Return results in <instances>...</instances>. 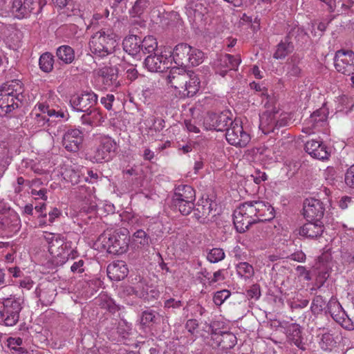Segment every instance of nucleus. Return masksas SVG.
I'll use <instances>...</instances> for the list:
<instances>
[{
    "label": "nucleus",
    "instance_id": "obj_1",
    "mask_svg": "<svg viewBox=\"0 0 354 354\" xmlns=\"http://www.w3.org/2000/svg\"><path fill=\"white\" fill-rule=\"evenodd\" d=\"M24 88L21 81L12 80L0 91V116H5L19 107L24 99Z\"/></svg>",
    "mask_w": 354,
    "mask_h": 354
},
{
    "label": "nucleus",
    "instance_id": "obj_2",
    "mask_svg": "<svg viewBox=\"0 0 354 354\" xmlns=\"http://www.w3.org/2000/svg\"><path fill=\"white\" fill-rule=\"evenodd\" d=\"M118 36L111 30L103 28L94 33L90 41L91 52L96 57L103 58L114 52Z\"/></svg>",
    "mask_w": 354,
    "mask_h": 354
},
{
    "label": "nucleus",
    "instance_id": "obj_3",
    "mask_svg": "<svg viewBox=\"0 0 354 354\" xmlns=\"http://www.w3.org/2000/svg\"><path fill=\"white\" fill-rule=\"evenodd\" d=\"M237 209L254 222L269 221L274 217V208L268 203L263 201H246L241 204Z\"/></svg>",
    "mask_w": 354,
    "mask_h": 354
},
{
    "label": "nucleus",
    "instance_id": "obj_4",
    "mask_svg": "<svg viewBox=\"0 0 354 354\" xmlns=\"http://www.w3.org/2000/svg\"><path fill=\"white\" fill-rule=\"evenodd\" d=\"M95 140L99 145L88 153V159L93 163H102L111 160L118 148L115 140L105 135H97Z\"/></svg>",
    "mask_w": 354,
    "mask_h": 354
},
{
    "label": "nucleus",
    "instance_id": "obj_5",
    "mask_svg": "<svg viewBox=\"0 0 354 354\" xmlns=\"http://www.w3.org/2000/svg\"><path fill=\"white\" fill-rule=\"evenodd\" d=\"M22 305V299L15 297L0 299V322L6 326L16 325L23 308Z\"/></svg>",
    "mask_w": 354,
    "mask_h": 354
},
{
    "label": "nucleus",
    "instance_id": "obj_6",
    "mask_svg": "<svg viewBox=\"0 0 354 354\" xmlns=\"http://www.w3.org/2000/svg\"><path fill=\"white\" fill-rule=\"evenodd\" d=\"M127 229L115 230L108 237L104 238V247L109 253L119 255L125 253L129 248V236Z\"/></svg>",
    "mask_w": 354,
    "mask_h": 354
},
{
    "label": "nucleus",
    "instance_id": "obj_7",
    "mask_svg": "<svg viewBox=\"0 0 354 354\" xmlns=\"http://www.w3.org/2000/svg\"><path fill=\"white\" fill-rule=\"evenodd\" d=\"M225 138L228 143L236 147H245L251 140L250 135L244 131L241 123L237 120L230 122L226 129Z\"/></svg>",
    "mask_w": 354,
    "mask_h": 354
},
{
    "label": "nucleus",
    "instance_id": "obj_8",
    "mask_svg": "<svg viewBox=\"0 0 354 354\" xmlns=\"http://www.w3.org/2000/svg\"><path fill=\"white\" fill-rule=\"evenodd\" d=\"M281 113L276 108L267 110L260 115V128L264 133L274 131L275 128L285 126L286 117L281 118Z\"/></svg>",
    "mask_w": 354,
    "mask_h": 354
},
{
    "label": "nucleus",
    "instance_id": "obj_9",
    "mask_svg": "<svg viewBox=\"0 0 354 354\" xmlns=\"http://www.w3.org/2000/svg\"><path fill=\"white\" fill-rule=\"evenodd\" d=\"M334 65L337 72L346 75H353L354 53L352 50H337L334 57Z\"/></svg>",
    "mask_w": 354,
    "mask_h": 354
},
{
    "label": "nucleus",
    "instance_id": "obj_10",
    "mask_svg": "<svg viewBox=\"0 0 354 354\" xmlns=\"http://www.w3.org/2000/svg\"><path fill=\"white\" fill-rule=\"evenodd\" d=\"M97 102V95L93 92H83L74 94L71 97L70 104L72 108L79 112L88 111Z\"/></svg>",
    "mask_w": 354,
    "mask_h": 354
},
{
    "label": "nucleus",
    "instance_id": "obj_11",
    "mask_svg": "<svg viewBox=\"0 0 354 354\" xmlns=\"http://www.w3.org/2000/svg\"><path fill=\"white\" fill-rule=\"evenodd\" d=\"M0 224L3 229L13 232L19 229L21 221L17 213L4 205L0 209Z\"/></svg>",
    "mask_w": 354,
    "mask_h": 354
},
{
    "label": "nucleus",
    "instance_id": "obj_12",
    "mask_svg": "<svg viewBox=\"0 0 354 354\" xmlns=\"http://www.w3.org/2000/svg\"><path fill=\"white\" fill-rule=\"evenodd\" d=\"M83 133L78 129H69L62 136V145L66 151L77 152L82 147Z\"/></svg>",
    "mask_w": 354,
    "mask_h": 354
},
{
    "label": "nucleus",
    "instance_id": "obj_13",
    "mask_svg": "<svg viewBox=\"0 0 354 354\" xmlns=\"http://www.w3.org/2000/svg\"><path fill=\"white\" fill-rule=\"evenodd\" d=\"M323 203L317 199L307 198L303 204V214L307 221L319 220L323 217Z\"/></svg>",
    "mask_w": 354,
    "mask_h": 354
},
{
    "label": "nucleus",
    "instance_id": "obj_14",
    "mask_svg": "<svg viewBox=\"0 0 354 354\" xmlns=\"http://www.w3.org/2000/svg\"><path fill=\"white\" fill-rule=\"evenodd\" d=\"M241 60L239 55L234 56L230 54H225L220 56L216 63V73L225 76L229 71H236Z\"/></svg>",
    "mask_w": 354,
    "mask_h": 354
},
{
    "label": "nucleus",
    "instance_id": "obj_15",
    "mask_svg": "<svg viewBox=\"0 0 354 354\" xmlns=\"http://www.w3.org/2000/svg\"><path fill=\"white\" fill-rule=\"evenodd\" d=\"M230 122H232V119L227 113H211L205 118L204 126L207 130L221 131L229 127L228 125H230Z\"/></svg>",
    "mask_w": 354,
    "mask_h": 354
},
{
    "label": "nucleus",
    "instance_id": "obj_16",
    "mask_svg": "<svg viewBox=\"0 0 354 354\" xmlns=\"http://www.w3.org/2000/svg\"><path fill=\"white\" fill-rule=\"evenodd\" d=\"M169 57L162 52L148 55L144 62L145 67L151 72H162L169 68Z\"/></svg>",
    "mask_w": 354,
    "mask_h": 354
},
{
    "label": "nucleus",
    "instance_id": "obj_17",
    "mask_svg": "<svg viewBox=\"0 0 354 354\" xmlns=\"http://www.w3.org/2000/svg\"><path fill=\"white\" fill-rule=\"evenodd\" d=\"M189 73L184 68L173 67L167 76L170 85L175 89H184Z\"/></svg>",
    "mask_w": 354,
    "mask_h": 354
},
{
    "label": "nucleus",
    "instance_id": "obj_18",
    "mask_svg": "<svg viewBox=\"0 0 354 354\" xmlns=\"http://www.w3.org/2000/svg\"><path fill=\"white\" fill-rule=\"evenodd\" d=\"M191 46L181 43L175 46L172 52L173 59L179 68H185L189 66V53Z\"/></svg>",
    "mask_w": 354,
    "mask_h": 354
},
{
    "label": "nucleus",
    "instance_id": "obj_19",
    "mask_svg": "<svg viewBox=\"0 0 354 354\" xmlns=\"http://www.w3.org/2000/svg\"><path fill=\"white\" fill-rule=\"evenodd\" d=\"M324 230L322 222L319 220L308 221L299 230V234L309 239H317L322 234Z\"/></svg>",
    "mask_w": 354,
    "mask_h": 354
},
{
    "label": "nucleus",
    "instance_id": "obj_20",
    "mask_svg": "<svg viewBox=\"0 0 354 354\" xmlns=\"http://www.w3.org/2000/svg\"><path fill=\"white\" fill-rule=\"evenodd\" d=\"M305 150L312 157L319 159H327L329 156V152L325 145L321 141L311 140L305 145Z\"/></svg>",
    "mask_w": 354,
    "mask_h": 354
},
{
    "label": "nucleus",
    "instance_id": "obj_21",
    "mask_svg": "<svg viewBox=\"0 0 354 354\" xmlns=\"http://www.w3.org/2000/svg\"><path fill=\"white\" fill-rule=\"evenodd\" d=\"M11 10L18 19H23L30 15L33 8V0H12Z\"/></svg>",
    "mask_w": 354,
    "mask_h": 354
},
{
    "label": "nucleus",
    "instance_id": "obj_22",
    "mask_svg": "<svg viewBox=\"0 0 354 354\" xmlns=\"http://www.w3.org/2000/svg\"><path fill=\"white\" fill-rule=\"evenodd\" d=\"M128 272L127 266L123 261H113L107 267V275L113 281L124 279Z\"/></svg>",
    "mask_w": 354,
    "mask_h": 354
},
{
    "label": "nucleus",
    "instance_id": "obj_23",
    "mask_svg": "<svg viewBox=\"0 0 354 354\" xmlns=\"http://www.w3.org/2000/svg\"><path fill=\"white\" fill-rule=\"evenodd\" d=\"M172 198H175L177 203H180V201L187 202V205H190L191 202L195 201V191L189 185H180L176 187Z\"/></svg>",
    "mask_w": 354,
    "mask_h": 354
},
{
    "label": "nucleus",
    "instance_id": "obj_24",
    "mask_svg": "<svg viewBox=\"0 0 354 354\" xmlns=\"http://www.w3.org/2000/svg\"><path fill=\"white\" fill-rule=\"evenodd\" d=\"M215 204L210 200H202L194 209V216L200 223H205L207 217L212 213Z\"/></svg>",
    "mask_w": 354,
    "mask_h": 354
},
{
    "label": "nucleus",
    "instance_id": "obj_25",
    "mask_svg": "<svg viewBox=\"0 0 354 354\" xmlns=\"http://www.w3.org/2000/svg\"><path fill=\"white\" fill-rule=\"evenodd\" d=\"M141 37L131 35L124 38L122 42L124 50L132 56H138L141 53Z\"/></svg>",
    "mask_w": 354,
    "mask_h": 354
},
{
    "label": "nucleus",
    "instance_id": "obj_26",
    "mask_svg": "<svg viewBox=\"0 0 354 354\" xmlns=\"http://www.w3.org/2000/svg\"><path fill=\"white\" fill-rule=\"evenodd\" d=\"M35 294L41 305L46 306H50L54 301L57 295L53 286L49 285L46 287L39 285L35 290Z\"/></svg>",
    "mask_w": 354,
    "mask_h": 354
},
{
    "label": "nucleus",
    "instance_id": "obj_27",
    "mask_svg": "<svg viewBox=\"0 0 354 354\" xmlns=\"http://www.w3.org/2000/svg\"><path fill=\"white\" fill-rule=\"evenodd\" d=\"M233 216L234 227L239 233L245 232L252 224L256 223L253 218H250L245 214L243 215V213L239 209L234 212Z\"/></svg>",
    "mask_w": 354,
    "mask_h": 354
},
{
    "label": "nucleus",
    "instance_id": "obj_28",
    "mask_svg": "<svg viewBox=\"0 0 354 354\" xmlns=\"http://www.w3.org/2000/svg\"><path fill=\"white\" fill-rule=\"evenodd\" d=\"M81 117L82 123L89 126H98L104 122V118L100 111L93 107L88 111L84 112Z\"/></svg>",
    "mask_w": 354,
    "mask_h": 354
},
{
    "label": "nucleus",
    "instance_id": "obj_29",
    "mask_svg": "<svg viewBox=\"0 0 354 354\" xmlns=\"http://www.w3.org/2000/svg\"><path fill=\"white\" fill-rule=\"evenodd\" d=\"M140 290L138 292V297L147 301H151L159 297V290L152 286H149L142 281L139 282Z\"/></svg>",
    "mask_w": 354,
    "mask_h": 354
},
{
    "label": "nucleus",
    "instance_id": "obj_30",
    "mask_svg": "<svg viewBox=\"0 0 354 354\" xmlns=\"http://www.w3.org/2000/svg\"><path fill=\"white\" fill-rule=\"evenodd\" d=\"M154 0H136L129 10L133 17H140L153 6Z\"/></svg>",
    "mask_w": 354,
    "mask_h": 354
},
{
    "label": "nucleus",
    "instance_id": "obj_31",
    "mask_svg": "<svg viewBox=\"0 0 354 354\" xmlns=\"http://www.w3.org/2000/svg\"><path fill=\"white\" fill-rule=\"evenodd\" d=\"M188 72L189 73V79L187 80L184 88V91L187 93L184 94L189 97H193L199 91L201 81L198 75L194 71H188Z\"/></svg>",
    "mask_w": 354,
    "mask_h": 354
},
{
    "label": "nucleus",
    "instance_id": "obj_32",
    "mask_svg": "<svg viewBox=\"0 0 354 354\" xmlns=\"http://www.w3.org/2000/svg\"><path fill=\"white\" fill-rule=\"evenodd\" d=\"M288 339L297 347L304 349L302 347L301 331L300 326L297 324H290L286 328Z\"/></svg>",
    "mask_w": 354,
    "mask_h": 354
},
{
    "label": "nucleus",
    "instance_id": "obj_33",
    "mask_svg": "<svg viewBox=\"0 0 354 354\" xmlns=\"http://www.w3.org/2000/svg\"><path fill=\"white\" fill-rule=\"evenodd\" d=\"M290 33V35H292ZM290 37H286L283 41H281L277 46V50L274 53V58L277 59L285 58L289 53H290L293 49L294 46L292 41H290Z\"/></svg>",
    "mask_w": 354,
    "mask_h": 354
},
{
    "label": "nucleus",
    "instance_id": "obj_34",
    "mask_svg": "<svg viewBox=\"0 0 354 354\" xmlns=\"http://www.w3.org/2000/svg\"><path fill=\"white\" fill-rule=\"evenodd\" d=\"M57 58L66 64H71L75 60V51L68 45H62L56 50Z\"/></svg>",
    "mask_w": 354,
    "mask_h": 354
},
{
    "label": "nucleus",
    "instance_id": "obj_35",
    "mask_svg": "<svg viewBox=\"0 0 354 354\" xmlns=\"http://www.w3.org/2000/svg\"><path fill=\"white\" fill-rule=\"evenodd\" d=\"M98 74L102 77V82L106 86H112L115 84L117 81L118 75L114 68L103 67L100 69Z\"/></svg>",
    "mask_w": 354,
    "mask_h": 354
},
{
    "label": "nucleus",
    "instance_id": "obj_36",
    "mask_svg": "<svg viewBox=\"0 0 354 354\" xmlns=\"http://www.w3.org/2000/svg\"><path fill=\"white\" fill-rule=\"evenodd\" d=\"M219 334L221 339V349L222 351L231 349L236 344L237 339L233 333L230 332L219 331Z\"/></svg>",
    "mask_w": 354,
    "mask_h": 354
},
{
    "label": "nucleus",
    "instance_id": "obj_37",
    "mask_svg": "<svg viewBox=\"0 0 354 354\" xmlns=\"http://www.w3.org/2000/svg\"><path fill=\"white\" fill-rule=\"evenodd\" d=\"M131 330V325H129L124 320H121L118 322L116 333L118 335V339L113 338V340H115L117 342H124V340L128 339Z\"/></svg>",
    "mask_w": 354,
    "mask_h": 354
},
{
    "label": "nucleus",
    "instance_id": "obj_38",
    "mask_svg": "<svg viewBox=\"0 0 354 354\" xmlns=\"http://www.w3.org/2000/svg\"><path fill=\"white\" fill-rule=\"evenodd\" d=\"M96 303L102 308L107 309L111 313L118 310L115 301L106 294H100L96 299Z\"/></svg>",
    "mask_w": 354,
    "mask_h": 354
},
{
    "label": "nucleus",
    "instance_id": "obj_39",
    "mask_svg": "<svg viewBox=\"0 0 354 354\" xmlns=\"http://www.w3.org/2000/svg\"><path fill=\"white\" fill-rule=\"evenodd\" d=\"M141 52L143 54L152 53L158 49V42L153 36H147L144 39H141Z\"/></svg>",
    "mask_w": 354,
    "mask_h": 354
},
{
    "label": "nucleus",
    "instance_id": "obj_40",
    "mask_svg": "<svg viewBox=\"0 0 354 354\" xmlns=\"http://www.w3.org/2000/svg\"><path fill=\"white\" fill-rule=\"evenodd\" d=\"M54 57L48 52L43 53L39 58V64L41 70L45 73L50 72L53 68Z\"/></svg>",
    "mask_w": 354,
    "mask_h": 354
},
{
    "label": "nucleus",
    "instance_id": "obj_41",
    "mask_svg": "<svg viewBox=\"0 0 354 354\" xmlns=\"http://www.w3.org/2000/svg\"><path fill=\"white\" fill-rule=\"evenodd\" d=\"M157 315L158 313L153 310L143 311L140 317V325L144 328L146 326H149L150 324H156L158 319Z\"/></svg>",
    "mask_w": 354,
    "mask_h": 354
},
{
    "label": "nucleus",
    "instance_id": "obj_42",
    "mask_svg": "<svg viewBox=\"0 0 354 354\" xmlns=\"http://www.w3.org/2000/svg\"><path fill=\"white\" fill-rule=\"evenodd\" d=\"M299 62L296 58L292 57L290 61L287 62L286 66V75L290 77H297L300 76L301 69L299 65Z\"/></svg>",
    "mask_w": 354,
    "mask_h": 354
},
{
    "label": "nucleus",
    "instance_id": "obj_43",
    "mask_svg": "<svg viewBox=\"0 0 354 354\" xmlns=\"http://www.w3.org/2000/svg\"><path fill=\"white\" fill-rule=\"evenodd\" d=\"M310 310L313 315H319L326 310V301L321 295H316L312 300Z\"/></svg>",
    "mask_w": 354,
    "mask_h": 354
},
{
    "label": "nucleus",
    "instance_id": "obj_44",
    "mask_svg": "<svg viewBox=\"0 0 354 354\" xmlns=\"http://www.w3.org/2000/svg\"><path fill=\"white\" fill-rule=\"evenodd\" d=\"M204 53L201 50L191 46L189 53V66H198L203 62Z\"/></svg>",
    "mask_w": 354,
    "mask_h": 354
},
{
    "label": "nucleus",
    "instance_id": "obj_45",
    "mask_svg": "<svg viewBox=\"0 0 354 354\" xmlns=\"http://www.w3.org/2000/svg\"><path fill=\"white\" fill-rule=\"evenodd\" d=\"M225 257V252L222 248H214L209 250L207 254V259L210 263H218L223 259H224Z\"/></svg>",
    "mask_w": 354,
    "mask_h": 354
},
{
    "label": "nucleus",
    "instance_id": "obj_46",
    "mask_svg": "<svg viewBox=\"0 0 354 354\" xmlns=\"http://www.w3.org/2000/svg\"><path fill=\"white\" fill-rule=\"evenodd\" d=\"M236 271L241 277L249 278L254 274L253 267L247 262H241L236 265Z\"/></svg>",
    "mask_w": 354,
    "mask_h": 354
},
{
    "label": "nucleus",
    "instance_id": "obj_47",
    "mask_svg": "<svg viewBox=\"0 0 354 354\" xmlns=\"http://www.w3.org/2000/svg\"><path fill=\"white\" fill-rule=\"evenodd\" d=\"M177 203L175 198H172V205L176 209H178L183 215H189L194 209V202H191L190 205H187V202L180 201Z\"/></svg>",
    "mask_w": 354,
    "mask_h": 354
},
{
    "label": "nucleus",
    "instance_id": "obj_48",
    "mask_svg": "<svg viewBox=\"0 0 354 354\" xmlns=\"http://www.w3.org/2000/svg\"><path fill=\"white\" fill-rule=\"evenodd\" d=\"M336 344L333 337L328 332H325L322 335L319 344L323 350H330Z\"/></svg>",
    "mask_w": 354,
    "mask_h": 354
},
{
    "label": "nucleus",
    "instance_id": "obj_49",
    "mask_svg": "<svg viewBox=\"0 0 354 354\" xmlns=\"http://www.w3.org/2000/svg\"><path fill=\"white\" fill-rule=\"evenodd\" d=\"M196 0L190 3V9L193 11L195 18L202 19L205 14L207 12V8Z\"/></svg>",
    "mask_w": 354,
    "mask_h": 354
},
{
    "label": "nucleus",
    "instance_id": "obj_50",
    "mask_svg": "<svg viewBox=\"0 0 354 354\" xmlns=\"http://www.w3.org/2000/svg\"><path fill=\"white\" fill-rule=\"evenodd\" d=\"M133 241L142 245H147L149 244V237L147 233L142 230H137L133 235Z\"/></svg>",
    "mask_w": 354,
    "mask_h": 354
},
{
    "label": "nucleus",
    "instance_id": "obj_51",
    "mask_svg": "<svg viewBox=\"0 0 354 354\" xmlns=\"http://www.w3.org/2000/svg\"><path fill=\"white\" fill-rule=\"evenodd\" d=\"M231 293L228 290H222L217 291L213 297L214 304L216 306H221L223 302L230 297Z\"/></svg>",
    "mask_w": 354,
    "mask_h": 354
},
{
    "label": "nucleus",
    "instance_id": "obj_52",
    "mask_svg": "<svg viewBox=\"0 0 354 354\" xmlns=\"http://www.w3.org/2000/svg\"><path fill=\"white\" fill-rule=\"evenodd\" d=\"M39 109L43 113H47V115L49 117H55V118H64V113L59 111H55L53 109H50L48 105L40 104H39Z\"/></svg>",
    "mask_w": 354,
    "mask_h": 354
},
{
    "label": "nucleus",
    "instance_id": "obj_53",
    "mask_svg": "<svg viewBox=\"0 0 354 354\" xmlns=\"http://www.w3.org/2000/svg\"><path fill=\"white\" fill-rule=\"evenodd\" d=\"M45 239L48 243V251L52 254L56 253L55 250H54L55 242H56L57 245H59L60 243H63V241L60 239L58 237V236H56L55 234H48L47 236H45Z\"/></svg>",
    "mask_w": 354,
    "mask_h": 354
},
{
    "label": "nucleus",
    "instance_id": "obj_54",
    "mask_svg": "<svg viewBox=\"0 0 354 354\" xmlns=\"http://www.w3.org/2000/svg\"><path fill=\"white\" fill-rule=\"evenodd\" d=\"M0 162L7 167L10 163V151L4 143L0 144Z\"/></svg>",
    "mask_w": 354,
    "mask_h": 354
},
{
    "label": "nucleus",
    "instance_id": "obj_55",
    "mask_svg": "<svg viewBox=\"0 0 354 354\" xmlns=\"http://www.w3.org/2000/svg\"><path fill=\"white\" fill-rule=\"evenodd\" d=\"M210 335V339L207 342V344L214 349L221 348L220 334L217 333V330L212 329Z\"/></svg>",
    "mask_w": 354,
    "mask_h": 354
},
{
    "label": "nucleus",
    "instance_id": "obj_56",
    "mask_svg": "<svg viewBox=\"0 0 354 354\" xmlns=\"http://www.w3.org/2000/svg\"><path fill=\"white\" fill-rule=\"evenodd\" d=\"M327 119V114L325 110L320 109L314 111L310 115V120L315 124L323 122Z\"/></svg>",
    "mask_w": 354,
    "mask_h": 354
},
{
    "label": "nucleus",
    "instance_id": "obj_57",
    "mask_svg": "<svg viewBox=\"0 0 354 354\" xmlns=\"http://www.w3.org/2000/svg\"><path fill=\"white\" fill-rule=\"evenodd\" d=\"M340 308H342V306L337 299L332 297L326 304V313H328L331 316H333L335 310H338Z\"/></svg>",
    "mask_w": 354,
    "mask_h": 354
},
{
    "label": "nucleus",
    "instance_id": "obj_58",
    "mask_svg": "<svg viewBox=\"0 0 354 354\" xmlns=\"http://www.w3.org/2000/svg\"><path fill=\"white\" fill-rule=\"evenodd\" d=\"M248 299H259L261 296L260 286L258 284H253L248 290L246 293Z\"/></svg>",
    "mask_w": 354,
    "mask_h": 354
},
{
    "label": "nucleus",
    "instance_id": "obj_59",
    "mask_svg": "<svg viewBox=\"0 0 354 354\" xmlns=\"http://www.w3.org/2000/svg\"><path fill=\"white\" fill-rule=\"evenodd\" d=\"M345 183L351 188H354V165H353L345 174Z\"/></svg>",
    "mask_w": 354,
    "mask_h": 354
},
{
    "label": "nucleus",
    "instance_id": "obj_60",
    "mask_svg": "<svg viewBox=\"0 0 354 354\" xmlns=\"http://www.w3.org/2000/svg\"><path fill=\"white\" fill-rule=\"evenodd\" d=\"M114 100H115L114 95L107 94L105 97H102L101 98L100 102L106 109L111 110Z\"/></svg>",
    "mask_w": 354,
    "mask_h": 354
},
{
    "label": "nucleus",
    "instance_id": "obj_61",
    "mask_svg": "<svg viewBox=\"0 0 354 354\" xmlns=\"http://www.w3.org/2000/svg\"><path fill=\"white\" fill-rule=\"evenodd\" d=\"M32 196L35 198V199H42L44 201L47 200V191L46 189H41L39 190H37L35 188H32L30 192Z\"/></svg>",
    "mask_w": 354,
    "mask_h": 354
},
{
    "label": "nucleus",
    "instance_id": "obj_62",
    "mask_svg": "<svg viewBox=\"0 0 354 354\" xmlns=\"http://www.w3.org/2000/svg\"><path fill=\"white\" fill-rule=\"evenodd\" d=\"M23 340L20 337H9L8 346L10 349L17 350V347L22 344Z\"/></svg>",
    "mask_w": 354,
    "mask_h": 354
},
{
    "label": "nucleus",
    "instance_id": "obj_63",
    "mask_svg": "<svg viewBox=\"0 0 354 354\" xmlns=\"http://www.w3.org/2000/svg\"><path fill=\"white\" fill-rule=\"evenodd\" d=\"M84 261L82 259L75 261L71 266V272L74 273H82L84 271Z\"/></svg>",
    "mask_w": 354,
    "mask_h": 354
},
{
    "label": "nucleus",
    "instance_id": "obj_64",
    "mask_svg": "<svg viewBox=\"0 0 354 354\" xmlns=\"http://www.w3.org/2000/svg\"><path fill=\"white\" fill-rule=\"evenodd\" d=\"M182 306V301L176 300L175 299L170 298L165 301L164 307L166 308H179Z\"/></svg>",
    "mask_w": 354,
    "mask_h": 354
}]
</instances>
